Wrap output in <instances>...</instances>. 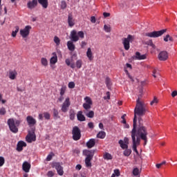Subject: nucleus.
I'll return each mask as SVG.
<instances>
[{"instance_id":"1","label":"nucleus","mask_w":177,"mask_h":177,"mask_svg":"<svg viewBox=\"0 0 177 177\" xmlns=\"http://www.w3.org/2000/svg\"><path fill=\"white\" fill-rule=\"evenodd\" d=\"M131 139L133 142V150L138 153V146L140 145V139L145 140V145L147 143V130L146 127L140 126L136 131V129H133L131 131Z\"/></svg>"},{"instance_id":"2","label":"nucleus","mask_w":177,"mask_h":177,"mask_svg":"<svg viewBox=\"0 0 177 177\" xmlns=\"http://www.w3.org/2000/svg\"><path fill=\"white\" fill-rule=\"evenodd\" d=\"M146 105L139 99L137 100V104L136 108L134 109V118L133 121V129H136V122L138 121H138L140 122L142 121V116L146 114Z\"/></svg>"},{"instance_id":"3","label":"nucleus","mask_w":177,"mask_h":177,"mask_svg":"<svg viewBox=\"0 0 177 177\" xmlns=\"http://www.w3.org/2000/svg\"><path fill=\"white\" fill-rule=\"evenodd\" d=\"M20 120H14V119H8V125L10 128V131L13 133H17L19 132V129L17 127L20 125Z\"/></svg>"},{"instance_id":"4","label":"nucleus","mask_w":177,"mask_h":177,"mask_svg":"<svg viewBox=\"0 0 177 177\" xmlns=\"http://www.w3.org/2000/svg\"><path fill=\"white\" fill-rule=\"evenodd\" d=\"M80 38H84V34L82 31L77 32V30H73L71 32V39L72 42H77L80 41Z\"/></svg>"},{"instance_id":"5","label":"nucleus","mask_w":177,"mask_h":177,"mask_svg":"<svg viewBox=\"0 0 177 177\" xmlns=\"http://www.w3.org/2000/svg\"><path fill=\"white\" fill-rule=\"evenodd\" d=\"M133 39H135V37L131 35H129L127 37L122 39V44L125 50H129V48H131L129 44H131V42H133Z\"/></svg>"},{"instance_id":"6","label":"nucleus","mask_w":177,"mask_h":177,"mask_svg":"<svg viewBox=\"0 0 177 177\" xmlns=\"http://www.w3.org/2000/svg\"><path fill=\"white\" fill-rule=\"evenodd\" d=\"M165 32H167V29L147 32L145 33V35L146 37H149L150 38H158V37H161V35H162Z\"/></svg>"},{"instance_id":"7","label":"nucleus","mask_w":177,"mask_h":177,"mask_svg":"<svg viewBox=\"0 0 177 177\" xmlns=\"http://www.w3.org/2000/svg\"><path fill=\"white\" fill-rule=\"evenodd\" d=\"M73 140H80L81 139V130L78 127H74L72 131Z\"/></svg>"},{"instance_id":"8","label":"nucleus","mask_w":177,"mask_h":177,"mask_svg":"<svg viewBox=\"0 0 177 177\" xmlns=\"http://www.w3.org/2000/svg\"><path fill=\"white\" fill-rule=\"evenodd\" d=\"M53 168H55L58 175H59L60 176H62V175L64 174V171H63V167H62V165L60 164V162H53Z\"/></svg>"},{"instance_id":"9","label":"nucleus","mask_w":177,"mask_h":177,"mask_svg":"<svg viewBox=\"0 0 177 177\" xmlns=\"http://www.w3.org/2000/svg\"><path fill=\"white\" fill-rule=\"evenodd\" d=\"M71 105V102H70V98H66L61 108V111H62V113H67V111H68V107H70Z\"/></svg>"},{"instance_id":"10","label":"nucleus","mask_w":177,"mask_h":177,"mask_svg":"<svg viewBox=\"0 0 177 177\" xmlns=\"http://www.w3.org/2000/svg\"><path fill=\"white\" fill-rule=\"evenodd\" d=\"M31 26H26L24 29L20 30V35L23 38H27L30 35V31H31Z\"/></svg>"},{"instance_id":"11","label":"nucleus","mask_w":177,"mask_h":177,"mask_svg":"<svg viewBox=\"0 0 177 177\" xmlns=\"http://www.w3.org/2000/svg\"><path fill=\"white\" fill-rule=\"evenodd\" d=\"M119 145L123 150L128 149V145H129V139L128 138H124V140H119Z\"/></svg>"},{"instance_id":"12","label":"nucleus","mask_w":177,"mask_h":177,"mask_svg":"<svg viewBox=\"0 0 177 177\" xmlns=\"http://www.w3.org/2000/svg\"><path fill=\"white\" fill-rule=\"evenodd\" d=\"M84 156H86V158H93V156H95V150H87L85 149L83 151Z\"/></svg>"},{"instance_id":"13","label":"nucleus","mask_w":177,"mask_h":177,"mask_svg":"<svg viewBox=\"0 0 177 177\" xmlns=\"http://www.w3.org/2000/svg\"><path fill=\"white\" fill-rule=\"evenodd\" d=\"M26 121L29 127H34L37 124V120L31 115L27 116Z\"/></svg>"},{"instance_id":"14","label":"nucleus","mask_w":177,"mask_h":177,"mask_svg":"<svg viewBox=\"0 0 177 177\" xmlns=\"http://www.w3.org/2000/svg\"><path fill=\"white\" fill-rule=\"evenodd\" d=\"M22 169L24 171V172L28 174V172H30V169H31V164L27 161H25L22 165Z\"/></svg>"},{"instance_id":"15","label":"nucleus","mask_w":177,"mask_h":177,"mask_svg":"<svg viewBox=\"0 0 177 177\" xmlns=\"http://www.w3.org/2000/svg\"><path fill=\"white\" fill-rule=\"evenodd\" d=\"M68 24L69 27H74L75 26V19H74L73 14H68Z\"/></svg>"},{"instance_id":"16","label":"nucleus","mask_w":177,"mask_h":177,"mask_svg":"<svg viewBox=\"0 0 177 177\" xmlns=\"http://www.w3.org/2000/svg\"><path fill=\"white\" fill-rule=\"evenodd\" d=\"M147 57L146 54L142 55L139 52L136 53V55L133 57L134 60H145Z\"/></svg>"},{"instance_id":"17","label":"nucleus","mask_w":177,"mask_h":177,"mask_svg":"<svg viewBox=\"0 0 177 177\" xmlns=\"http://www.w3.org/2000/svg\"><path fill=\"white\" fill-rule=\"evenodd\" d=\"M37 5H38V0L30 1L27 3V6L28 9H34L37 8Z\"/></svg>"},{"instance_id":"18","label":"nucleus","mask_w":177,"mask_h":177,"mask_svg":"<svg viewBox=\"0 0 177 177\" xmlns=\"http://www.w3.org/2000/svg\"><path fill=\"white\" fill-rule=\"evenodd\" d=\"M158 59L161 61H165L168 59V53L167 51H161L158 55Z\"/></svg>"},{"instance_id":"19","label":"nucleus","mask_w":177,"mask_h":177,"mask_svg":"<svg viewBox=\"0 0 177 177\" xmlns=\"http://www.w3.org/2000/svg\"><path fill=\"white\" fill-rule=\"evenodd\" d=\"M26 146H27V144L25 142L19 141L17 145V151H23V148L26 147Z\"/></svg>"},{"instance_id":"20","label":"nucleus","mask_w":177,"mask_h":177,"mask_svg":"<svg viewBox=\"0 0 177 177\" xmlns=\"http://www.w3.org/2000/svg\"><path fill=\"white\" fill-rule=\"evenodd\" d=\"M95 145H96V140L94 138L90 139L87 142H86V146L88 149H92V147H95Z\"/></svg>"},{"instance_id":"21","label":"nucleus","mask_w":177,"mask_h":177,"mask_svg":"<svg viewBox=\"0 0 177 177\" xmlns=\"http://www.w3.org/2000/svg\"><path fill=\"white\" fill-rule=\"evenodd\" d=\"M67 46H68V49L71 52H74V50H75V45H74L73 41H68L67 42Z\"/></svg>"},{"instance_id":"22","label":"nucleus","mask_w":177,"mask_h":177,"mask_svg":"<svg viewBox=\"0 0 177 177\" xmlns=\"http://www.w3.org/2000/svg\"><path fill=\"white\" fill-rule=\"evenodd\" d=\"M77 118L78 121H81V122L85 121V120H86V118L82 114V111H80L77 112Z\"/></svg>"},{"instance_id":"23","label":"nucleus","mask_w":177,"mask_h":177,"mask_svg":"<svg viewBox=\"0 0 177 177\" xmlns=\"http://www.w3.org/2000/svg\"><path fill=\"white\" fill-rule=\"evenodd\" d=\"M50 64H56L57 63V55L56 53H53V57L50 58Z\"/></svg>"},{"instance_id":"24","label":"nucleus","mask_w":177,"mask_h":177,"mask_svg":"<svg viewBox=\"0 0 177 177\" xmlns=\"http://www.w3.org/2000/svg\"><path fill=\"white\" fill-rule=\"evenodd\" d=\"M86 56H87L88 60H90V61L93 60V54L92 53V50L91 49V48H88L87 49Z\"/></svg>"},{"instance_id":"25","label":"nucleus","mask_w":177,"mask_h":177,"mask_svg":"<svg viewBox=\"0 0 177 177\" xmlns=\"http://www.w3.org/2000/svg\"><path fill=\"white\" fill-rule=\"evenodd\" d=\"M16 77H17V72H16V71H9V78L10 80H15Z\"/></svg>"},{"instance_id":"26","label":"nucleus","mask_w":177,"mask_h":177,"mask_svg":"<svg viewBox=\"0 0 177 177\" xmlns=\"http://www.w3.org/2000/svg\"><path fill=\"white\" fill-rule=\"evenodd\" d=\"M26 141L28 143H31V142L35 141V135L34 133L30 134L26 137Z\"/></svg>"},{"instance_id":"27","label":"nucleus","mask_w":177,"mask_h":177,"mask_svg":"<svg viewBox=\"0 0 177 177\" xmlns=\"http://www.w3.org/2000/svg\"><path fill=\"white\" fill-rule=\"evenodd\" d=\"M38 2L44 9H46V8H48V0H38Z\"/></svg>"},{"instance_id":"28","label":"nucleus","mask_w":177,"mask_h":177,"mask_svg":"<svg viewBox=\"0 0 177 177\" xmlns=\"http://www.w3.org/2000/svg\"><path fill=\"white\" fill-rule=\"evenodd\" d=\"M124 149L125 150L123 152L124 156H125V157H129L132 153V150L131 149H128V147Z\"/></svg>"},{"instance_id":"29","label":"nucleus","mask_w":177,"mask_h":177,"mask_svg":"<svg viewBox=\"0 0 177 177\" xmlns=\"http://www.w3.org/2000/svg\"><path fill=\"white\" fill-rule=\"evenodd\" d=\"M84 113L86 115V117H88V118H93L95 115V112H93V111H90L89 112H86V111H84Z\"/></svg>"},{"instance_id":"30","label":"nucleus","mask_w":177,"mask_h":177,"mask_svg":"<svg viewBox=\"0 0 177 177\" xmlns=\"http://www.w3.org/2000/svg\"><path fill=\"white\" fill-rule=\"evenodd\" d=\"M53 115L55 120H57V118H60V116H59V111L56 109H53Z\"/></svg>"},{"instance_id":"31","label":"nucleus","mask_w":177,"mask_h":177,"mask_svg":"<svg viewBox=\"0 0 177 177\" xmlns=\"http://www.w3.org/2000/svg\"><path fill=\"white\" fill-rule=\"evenodd\" d=\"M97 138L99 139H104L106 138V132L101 131L97 134Z\"/></svg>"},{"instance_id":"32","label":"nucleus","mask_w":177,"mask_h":177,"mask_svg":"<svg viewBox=\"0 0 177 177\" xmlns=\"http://www.w3.org/2000/svg\"><path fill=\"white\" fill-rule=\"evenodd\" d=\"M65 63L66 65L70 66L71 68H75V64L71 63V62L70 61V59H66L65 60Z\"/></svg>"},{"instance_id":"33","label":"nucleus","mask_w":177,"mask_h":177,"mask_svg":"<svg viewBox=\"0 0 177 177\" xmlns=\"http://www.w3.org/2000/svg\"><path fill=\"white\" fill-rule=\"evenodd\" d=\"M105 84H106L108 89H111V80H110V78H109V77L106 78Z\"/></svg>"},{"instance_id":"34","label":"nucleus","mask_w":177,"mask_h":177,"mask_svg":"<svg viewBox=\"0 0 177 177\" xmlns=\"http://www.w3.org/2000/svg\"><path fill=\"white\" fill-rule=\"evenodd\" d=\"M104 160H113V156H111V154H110L109 153L106 152L104 154Z\"/></svg>"},{"instance_id":"35","label":"nucleus","mask_w":177,"mask_h":177,"mask_svg":"<svg viewBox=\"0 0 177 177\" xmlns=\"http://www.w3.org/2000/svg\"><path fill=\"white\" fill-rule=\"evenodd\" d=\"M91 161H92V159H91L89 158H86L85 164H86V167H92V163L91 162Z\"/></svg>"},{"instance_id":"36","label":"nucleus","mask_w":177,"mask_h":177,"mask_svg":"<svg viewBox=\"0 0 177 177\" xmlns=\"http://www.w3.org/2000/svg\"><path fill=\"white\" fill-rule=\"evenodd\" d=\"M104 30L105 32H111V26L110 25H104Z\"/></svg>"},{"instance_id":"37","label":"nucleus","mask_w":177,"mask_h":177,"mask_svg":"<svg viewBox=\"0 0 177 177\" xmlns=\"http://www.w3.org/2000/svg\"><path fill=\"white\" fill-rule=\"evenodd\" d=\"M84 100H85V102H86V103H84V104H90V105L92 106L93 102H92V100L91 99V97H84Z\"/></svg>"},{"instance_id":"38","label":"nucleus","mask_w":177,"mask_h":177,"mask_svg":"<svg viewBox=\"0 0 177 177\" xmlns=\"http://www.w3.org/2000/svg\"><path fill=\"white\" fill-rule=\"evenodd\" d=\"M19 26H15V30L12 31V37H15L16 35H17V33L19 32Z\"/></svg>"},{"instance_id":"39","label":"nucleus","mask_w":177,"mask_h":177,"mask_svg":"<svg viewBox=\"0 0 177 177\" xmlns=\"http://www.w3.org/2000/svg\"><path fill=\"white\" fill-rule=\"evenodd\" d=\"M41 63L42 64V66H44V67H46V66H48V59H46V58H41Z\"/></svg>"},{"instance_id":"40","label":"nucleus","mask_w":177,"mask_h":177,"mask_svg":"<svg viewBox=\"0 0 177 177\" xmlns=\"http://www.w3.org/2000/svg\"><path fill=\"white\" fill-rule=\"evenodd\" d=\"M139 174H140V171L138 169V167L134 168L133 170V175H134V176H138Z\"/></svg>"},{"instance_id":"41","label":"nucleus","mask_w":177,"mask_h":177,"mask_svg":"<svg viewBox=\"0 0 177 177\" xmlns=\"http://www.w3.org/2000/svg\"><path fill=\"white\" fill-rule=\"evenodd\" d=\"M76 67L77 68H81L82 67V60L78 59L76 62Z\"/></svg>"},{"instance_id":"42","label":"nucleus","mask_w":177,"mask_h":177,"mask_svg":"<svg viewBox=\"0 0 177 177\" xmlns=\"http://www.w3.org/2000/svg\"><path fill=\"white\" fill-rule=\"evenodd\" d=\"M145 44H146V45H149V46H151V48H153V49H156V45H154V44H153V41L149 40Z\"/></svg>"},{"instance_id":"43","label":"nucleus","mask_w":177,"mask_h":177,"mask_svg":"<svg viewBox=\"0 0 177 177\" xmlns=\"http://www.w3.org/2000/svg\"><path fill=\"white\" fill-rule=\"evenodd\" d=\"M164 41L165 42H168V41H174V39L169 36V35H167L166 37H164Z\"/></svg>"},{"instance_id":"44","label":"nucleus","mask_w":177,"mask_h":177,"mask_svg":"<svg viewBox=\"0 0 177 177\" xmlns=\"http://www.w3.org/2000/svg\"><path fill=\"white\" fill-rule=\"evenodd\" d=\"M92 105L89 104H83V108L86 110V111H88V110L91 109Z\"/></svg>"},{"instance_id":"45","label":"nucleus","mask_w":177,"mask_h":177,"mask_svg":"<svg viewBox=\"0 0 177 177\" xmlns=\"http://www.w3.org/2000/svg\"><path fill=\"white\" fill-rule=\"evenodd\" d=\"M43 115L46 120H50V114L48 112H44Z\"/></svg>"},{"instance_id":"46","label":"nucleus","mask_w":177,"mask_h":177,"mask_svg":"<svg viewBox=\"0 0 177 177\" xmlns=\"http://www.w3.org/2000/svg\"><path fill=\"white\" fill-rule=\"evenodd\" d=\"M68 86L70 89H74V88H75V83L71 82L68 83Z\"/></svg>"},{"instance_id":"47","label":"nucleus","mask_w":177,"mask_h":177,"mask_svg":"<svg viewBox=\"0 0 177 177\" xmlns=\"http://www.w3.org/2000/svg\"><path fill=\"white\" fill-rule=\"evenodd\" d=\"M157 75H160V73H158V72H157V69H153L152 71V76L154 78H157Z\"/></svg>"},{"instance_id":"48","label":"nucleus","mask_w":177,"mask_h":177,"mask_svg":"<svg viewBox=\"0 0 177 177\" xmlns=\"http://www.w3.org/2000/svg\"><path fill=\"white\" fill-rule=\"evenodd\" d=\"M66 93V86H62L60 89V96H64Z\"/></svg>"},{"instance_id":"49","label":"nucleus","mask_w":177,"mask_h":177,"mask_svg":"<svg viewBox=\"0 0 177 177\" xmlns=\"http://www.w3.org/2000/svg\"><path fill=\"white\" fill-rule=\"evenodd\" d=\"M54 42L56 44L57 46L60 45V39H59V37H57V36H55L54 37Z\"/></svg>"},{"instance_id":"50","label":"nucleus","mask_w":177,"mask_h":177,"mask_svg":"<svg viewBox=\"0 0 177 177\" xmlns=\"http://www.w3.org/2000/svg\"><path fill=\"white\" fill-rule=\"evenodd\" d=\"M157 103H158V99H157L156 97H154L150 104L151 106H153V104H157Z\"/></svg>"},{"instance_id":"51","label":"nucleus","mask_w":177,"mask_h":177,"mask_svg":"<svg viewBox=\"0 0 177 177\" xmlns=\"http://www.w3.org/2000/svg\"><path fill=\"white\" fill-rule=\"evenodd\" d=\"M66 8H67V3L64 1H61V9H66Z\"/></svg>"},{"instance_id":"52","label":"nucleus","mask_w":177,"mask_h":177,"mask_svg":"<svg viewBox=\"0 0 177 177\" xmlns=\"http://www.w3.org/2000/svg\"><path fill=\"white\" fill-rule=\"evenodd\" d=\"M75 118V112L74 111H72L70 112V120H74Z\"/></svg>"},{"instance_id":"53","label":"nucleus","mask_w":177,"mask_h":177,"mask_svg":"<svg viewBox=\"0 0 177 177\" xmlns=\"http://www.w3.org/2000/svg\"><path fill=\"white\" fill-rule=\"evenodd\" d=\"M6 114V109L5 108L2 107L0 109V115H5Z\"/></svg>"},{"instance_id":"54","label":"nucleus","mask_w":177,"mask_h":177,"mask_svg":"<svg viewBox=\"0 0 177 177\" xmlns=\"http://www.w3.org/2000/svg\"><path fill=\"white\" fill-rule=\"evenodd\" d=\"M54 156L55 155L53 154V153L48 154L46 158V161H50V160H52V158H53Z\"/></svg>"},{"instance_id":"55","label":"nucleus","mask_w":177,"mask_h":177,"mask_svg":"<svg viewBox=\"0 0 177 177\" xmlns=\"http://www.w3.org/2000/svg\"><path fill=\"white\" fill-rule=\"evenodd\" d=\"M5 164V158L2 156H0V167H2Z\"/></svg>"},{"instance_id":"56","label":"nucleus","mask_w":177,"mask_h":177,"mask_svg":"<svg viewBox=\"0 0 177 177\" xmlns=\"http://www.w3.org/2000/svg\"><path fill=\"white\" fill-rule=\"evenodd\" d=\"M55 176V173H53V171H49L47 173V176L48 177H53Z\"/></svg>"},{"instance_id":"57","label":"nucleus","mask_w":177,"mask_h":177,"mask_svg":"<svg viewBox=\"0 0 177 177\" xmlns=\"http://www.w3.org/2000/svg\"><path fill=\"white\" fill-rule=\"evenodd\" d=\"M104 100H110V92H106V96L104 97Z\"/></svg>"},{"instance_id":"58","label":"nucleus","mask_w":177,"mask_h":177,"mask_svg":"<svg viewBox=\"0 0 177 177\" xmlns=\"http://www.w3.org/2000/svg\"><path fill=\"white\" fill-rule=\"evenodd\" d=\"M88 128H90L91 129H93V128H94L95 126L93 125V122H90L88 123Z\"/></svg>"},{"instance_id":"59","label":"nucleus","mask_w":177,"mask_h":177,"mask_svg":"<svg viewBox=\"0 0 177 177\" xmlns=\"http://www.w3.org/2000/svg\"><path fill=\"white\" fill-rule=\"evenodd\" d=\"M86 45H87V44H86V42H85V41H82V42H81V44H80L81 48H82V49H84V48H85V46H86Z\"/></svg>"},{"instance_id":"60","label":"nucleus","mask_w":177,"mask_h":177,"mask_svg":"<svg viewBox=\"0 0 177 177\" xmlns=\"http://www.w3.org/2000/svg\"><path fill=\"white\" fill-rule=\"evenodd\" d=\"M114 174L116 175V176H120V170L118 169L114 170Z\"/></svg>"},{"instance_id":"61","label":"nucleus","mask_w":177,"mask_h":177,"mask_svg":"<svg viewBox=\"0 0 177 177\" xmlns=\"http://www.w3.org/2000/svg\"><path fill=\"white\" fill-rule=\"evenodd\" d=\"M104 17H110V13L109 12H104L103 13Z\"/></svg>"},{"instance_id":"62","label":"nucleus","mask_w":177,"mask_h":177,"mask_svg":"<svg viewBox=\"0 0 177 177\" xmlns=\"http://www.w3.org/2000/svg\"><path fill=\"white\" fill-rule=\"evenodd\" d=\"M171 96L173 97H175L176 96H177V91H174L172 93H171Z\"/></svg>"},{"instance_id":"63","label":"nucleus","mask_w":177,"mask_h":177,"mask_svg":"<svg viewBox=\"0 0 177 177\" xmlns=\"http://www.w3.org/2000/svg\"><path fill=\"white\" fill-rule=\"evenodd\" d=\"M91 23H96V18L95 17H91Z\"/></svg>"},{"instance_id":"64","label":"nucleus","mask_w":177,"mask_h":177,"mask_svg":"<svg viewBox=\"0 0 177 177\" xmlns=\"http://www.w3.org/2000/svg\"><path fill=\"white\" fill-rule=\"evenodd\" d=\"M39 120H41V121H42V120H44V114H42V113L39 114Z\"/></svg>"}]
</instances>
